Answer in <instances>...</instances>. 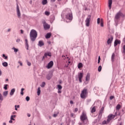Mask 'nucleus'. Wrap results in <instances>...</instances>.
I'll return each instance as SVG.
<instances>
[{"mask_svg": "<svg viewBox=\"0 0 125 125\" xmlns=\"http://www.w3.org/2000/svg\"><path fill=\"white\" fill-rule=\"evenodd\" d=\"M66 20V23H70L73 20V13L70 8H66L62 12Z\"/></svg>", "mask_w": 125, "mask_h": 125, "instance_id": "1", "label": "nucleus"}, {"mask_svg": "<svg viewBox=\"0 0 125 125\" xmlns=\"http://www.w3.org/2000/svg\"><path fill=\"white\" fill-rule=\"evenodd\" d=\"M38 37V33L34 29L31 30L30 33V39L32 42H35Z\"/></svg>", "mask_w": 125, "mask_h": 125, "instance_id": "2", "label": "nucleus"}, {"mask_svg": "<svg viewBox=\"0 0 125 125\" xmlns=\"http://www.w3.org/2000/svg\"><path fill=\"white\" fill-rule=\"evenodd\" d=\"M80 120L82 121V124L84 125H87L88 124V119L86 114L84 112H83L81 116H80Z\"/></svg>", "mask_w": 125, "mask_h": 125, "instance_id": "3", "label": "nucleus"}, {"mask_svg": "<svg viewBox=\"0 0 125 125\" xmlns=\"http://www.w3.org/2000/svg\"><path fill=\"white\" fill-rule=\"evenodd\" d=\"M115 118V115H113L112 114H110L107 116V120H104L103 122L102 125H108L110 122H111V120L112 119H114Z\"/></svg>", "mask_w": 125, "mask_h": 125, "instance_id": "4", "label": "nucleus"}, {"mask_svg": "<svg viewBox=\"0 0 125 125\" xmlns=\"http://www.w3.org/2000/svg\"><path fill=\"white\" fill-rule=\"evenodd\" d=\"M80 96L82 99H85L87 97V89H83L81 92Z\"/></svg>", "mask_w": 125, "mask_h": 125, "instance_id": "5", "label": "nucleus"}, {"mask_svg": "<svg viewBox=\"0 0 125 125\" xmlns=\"http://www.w3.org/2000/svg\"><path fill=\"white\" fill-rule=\"evenodd\" d=\"M124 17V14H122V12H121V11L118 12L117 14L116 15L115 17V22H118V20L120 19V17Z\"/></svg>", "mask_w": 125, "mask_h": 125, "instance_id": "6", "label": "nucleus"}, {"mask_svg": "<svg viewBox=\"0 0 125 125\" xmlns=\"http://www.w3.org/2000/svg\"><path fill=\"white\" fill-rule=\"evenodd\" d=\"M91 18V16L88 15L87 18L85 20V26L86 27H89V23H90V18Z\"/></svg>", "mask_w": 125, "mask_h": 125, "instance_id": "7", "label": "nucleus"}, {"mask_svg": "<svg viewBox=\"0 0 125 125\" xmlns=\"http://www.w3.org/2000/svg\"><path fill=\"white\" fill-rule=\"evenodd\" d=\"M42 24H43V28L44 29V30H48V29H49L50 28V25L48 24H47V23H46V22H45V21H42Z\"/></svg>", "mask_w": 125, "mask_h": 125, "instance_id": "8", "label": "nucleus"}, {"mask_svg": "<svg viewBox=\"0 0 125 125\" xmlns=\"http://www.w3.org/2000/svg\"><path fill=\"white\" fill-rule=\"evenodd\" d=\"M83 72H80L79 73H78V79H79V82L80 83H83Z\"/></svg>", "mask_w": 125, "mask_h": 125, "instance_id": "9", "label": "nucleus"}, {"mask_svg": "<svg viewBox=\"0 0 125 125\" xmlns=\"http://www.w3.org/2000/svg\"><path fill=\"white\" fill-rule=\"evenodd\" d=\"M17 14L18 18L21 17V13L20 12V9H19V6L18 4H17Z\"/></svg>", "mask_w": 125, "mask_h": 125, "instance_id": "10", "label": "nucleus"}, {"mask_svg": "<svg viewBox=\"0 0 125 125\" xmlns=\"http://www.w3.org/2000/svg\"><path fill=\"white\" fill-rule=\"evenodd\" d=\"M53 61H51L47 64V65L46 66L47 69H50V68H52L53 67Z\"/></svg>", "mask_w": 125, "mask_h": 125, "instance_id": "11", "label": "nucleus"}, {"mask_svg": "<svg viewBox=\"0 0 125 125\" xmlns=\"http://www.w3.org/2000/svg\"><path fill=\"white\" fill-rule=\"evenodd\" d=\"M113 39L114 38L113 37V36H110V38H108V39L107 40V44H111V43L113 42Z\"/></svg>", "mask_w": 125, "mask_h": 125, "instance_id": "12", "label": "nucleus"}, {"mask_svg": "<svg viewBox=\"0 0 125 125\" xmlns=\"http://www.w3.org/2000/svg\"><path fill=\"white\" fill-rule=\"evenodd\" d=\"M57 87L58 89V93H62V86L60 84H58L57 85Z\"/></svg>", "mask_w": 125, "mask_h": 125, "instance_id": "13", "label": "nucleus"}, {"mask_svg": "<svg viewBox=\"0 0 125 125\" xmlns=\"http://www.w3.org/2000/svg\"><path fill=\"white\" fill-rule=\"evenodd\" d=\"M90 80V73H87L85 77V81L86 82H89Z\"/></svg>", "mask_w": 125, "mask_h": 125, "instance_id": "14", "label": "nucleus"}, {"mask_svg": "<svg viewBox=\"0 0 125 125\" xmlns=\"http://www.w3.org/2000/svg\"><path fill=\"white\" fill-rule=\"evenodd\" d=\"M44 45V43L42 41H39L38 42V46L42 47V46H43Z\"/></svg>", "mask_w": 125, "mask_h": 125, "instance_id": "15", "label": "nucleus"}, {"mask_svg": "<svg viewBox=\"0 0 125 125\" xmlns=\"http://www.w3.org/2000/svg\"><path fill=\"white\" fill-rule=\"evenodd\" d=\"M118 44H121V41L116 39L114 42V46L116 47Z\"/></svg>", "mask_w": 125, "mask_h": 125, "instance_id": "16", "label": "nucleus"}, {"mask_svg": "<svg viewBox=\"0 0 125 125\" xmlns=\"http://www.w3.org/2000/svg\"><path fill=\"white\" fill-rule=\"evenodd\" d=\"M25 48H26L27 50H29V44L28 43V39H25Z\"/></svg>", "mask_w": 125, "mask_h": 125, "instance_id": "17", "label": "nucleus"}, {"mask_svg": "<svg viewBox=\"0 0 125 125\" xmlns=\"http://www.w3.org/2000/svg\"><path fill=\"white\" fill-rule=\"evenodd\" d=\"M112 3H113V0H108V7L109 9H111V8H112Z\"/></svg>", "mask_w": 125, "mask_h": 125, "instance_id": "18", "label": "nucleus"}, {"mask_svg": "<svg viewBox=\"0 0 125 125\" xmlns=\"http://www.w3.org/2000/svg\"><path fill=\"white\" fill-rule=\"evenodd\" d=\"M51 53L50 52H47L44 53V56L45 58L47 57V56H49V57H51Z\"/></svg>", "mask_w": 125, "mask_h": 125, "instance_id": "19", "label": "nucleus"}, {"mask_svg": "<svg viewBox=\"0 0 125 125\" xmlns=\"http://www.w3.org/2000/svg\"><path fill=\"white\" fill-rule=\"evenodd\" d=\"M14 92H15V88L12 89L10 92V95L11 96H12V95H13V94H14Z\"/></svg>", "mask_w": 125, "mask_h": 125, "instance_id": "20", "label": "nucleus"}, {"mask_svg": "<svg viewBox=\"0 0 125 125\" xmlns=\"http://www.w3.org/2000/svg\"><path fill=\"white\" fill-rule=\"evenodd\" d=\"M12 49L14 50L15 53H17V52L19 51V49H18V48H15V47H13Z\"/></svg>", "mask_w": 125, "mask_h": 125, "instance_id": "21", "label": "nucleus"}, {"mask_svg": "<svg viewBox=\"0 0 125 125\" xmlns=\"http://www.w3.org/2000/svg\"><path fill=\"white\" fill-rule=\"evenodd\" d=\"M41 95V87H39L37 89V95L39 96Z\"/></svg>", "mask_w": 125, "mask_h": 125, "instance_id": "22", "label": "nucleus"}, {"mask_svg": "<svg viewBox=\"0 0 125 125\" xmlns=\"http://www.w3.org/2000/svg\"><path fill=\"white\" fill-rule=\"evenodd\" d=\"M50 37H51V33H47V34L45 36L46 39H49Z\"/></svg>", "mask_w": 125, "mask_h": 125, "instance_id": "23", "label": "nucleus"}, {"mask_svg": "<svg viewBox=\"0 0 125 125\" xmlns=\"http://www.w3.org/2000/svg\"><path fill=\"white\" fill-rule=\"evenodd\" d=\"M14 118H16V115H12L10 117V120H12L13 121H15V119Z\"/></svg>", "mask_w": 125, "mask_h": 125, "instance_id": "24", "label": "nucleus"}, {"mask_svg": "<svg viewBox=\"0 0 125 125\" xmlns=\"http://www.w3.org/2000/svg\"><path fill=\"white\" fill-rule=\"evenodd\" d=\"M96 111V109L95 108V106H93L91 107V113H94Z\"/></svg>", "mask_w": 125, "mask_h": 125, "instance_id": "25", "label": "nucleus"}, {"mask_svg": "<svg viewBox=\"0 0 125 125\" xmlns=\"http://www.w3.org/2000/svg\"><path fill=\"white\" fill-rule=\"evenodd\" d=\"M2 66H3V67H7V66H8V63H7V62H4L2 63Z\"/></svg>", "mask_w": 125, "mask_h": 125, "instance_id": "26", "label": "nucleus"}, {"mask_svg": "<svg viewBox=\"0 0 125 125\" xmlns=\"http://www.w3.org/2000/svg\"><path fill=\"white\" fill-rule=\"evenodd\" d=\"M115 59V53H113L112 56H111V61L112 62H114Z\"/></svg>", "mask_w": 125, "mask_h": 125, "instance_id": "27", "label": "nucleus"}, {"mask_svg": "<svg viewBox=\"0 0 125 125\" xmlns=\"http://www.w3.org/2000/svg\"><path fill=\"white\" fill-rule=\"evenodd\" d=\"M46 79L47 80H50V79H51V74H48L47 76H46Z\"/></svg>", "mask_w": 125, "mask_h": 125, "instance_id": "28", "label": "nucleus"}, {"mask_svg": "<svg viewBox=\"0 0 125 125\" xmlns=\"http://www.w3.org/2000/svg\"><path fill=\"white\" fill-rule=\"evenodd\" d=\"M46 3H47V0H43L42 1V4H43V5H45Z\"/></svg>", "mask_w": 125, "mask_h": 125, "instance_id": "29", "label": "nucleus"}, {"mask_svg": "<svg viewBox=\"0 0 125 125\" xmlns=\"http://www.w3.org/2000/svg\"><path fill=\"white\" fill-rule=\"evenodd\" d=\"M78 69H81V68H82V67H83V63L82 62H80L78 64Z\"/></svg>", "mask_w": 125, "mask_h": 125, "instance_id": "30", "label": "nucleus"}, {"mask_svg": "<svg viewBox=\"0 0 125 125\" xmlns=\"http://www.w3.org/2000/svg\"><path fill=\"white\" fill-rule=\"evenodd\" d=\"M8 94V91H4L3 93V96H7Z\"/></svg>", "mask_w": 125, "mask_h": 125, "instance_id": "31", "label": "nucleus"}, {"mask_svg": "<svg viewBox=\"0 0 125 125\" xmlns=\"http://www.w3.org/2000/svg\"><path fill=\"white\" fill-rule=\"evenodd\" d=\"M25 90V89L24 88H22L21 89V95H24V92L23 91Z\"/></svg>", "mask_w": 125, "mask_h": 125, "instance_id": "32", "label": "nucleus"}, {"mask_svg": "<svg viewBox=\"0 0 125 125\" xmlns=\"http://www.w3.org/2000/svg\"><path fill=\"white\" fill-rule=\"evenodd\" d=\"M116 110H120V109H121V104H118L116 106Z\"/></svg>", "mask_w": 125, "mask_h": 125, "instance_id": "33", "label": "nucleus"}, {"mask_svg": "<svg viewBox=\"0 0 125 125\" xmlns=\"http://www.w3.org/2000/svg\"><path fill=\"white\" fill-rule=\"evenodd\" d=\"M103 111H104V107H102L100 111V115H101L103 113Z\"/></svg>", "mask_w": 125, "mask_h": 125, "instance_id": "34", "label": "nucleus"}, {"mask_svg": "<svg viewBox=\"0 0 125 125\" xmlns=\"http://www.w3.org/2000/svg\"><path fill=\"white\" fill-rule=\"evenodd\" d=\"M40 86L41 87H44V86H45V82H42Z\"/></svg>", "mask_w": 125, "mask_h": 125, "instance_id": "35", "label": "nucleus"}, {"mask_svg": "<svg viewBox=\"0 0 125 125\" xmlns=\"http://www.w3.org/2000/svg\"><path fill=\"white\" fill-rule=\"evenodd\" d=\"M101 70H102V66H101V65H100L98 67V72H101Z\"/></svg>", "mask_w": 125, "mask_h": 125, "instance_id": "36", "label": "nucleus"}, {"mask_svg": "<svg viewBox=\"0 0 125 125\" xmlns=\"http://www.w3.org/2000/svg\"><path fill=\"white\" fill-rule=\"evenodd\" d=\"M7 86H8V84H4V87H3L4 89L6 90L7 89Z\"/></svg>", "mask_w": 125, "mask_h": 125, "instance_id": "37", "label": "nucleus"}, {"mask_svg": "<svg viewBox=\"0 0 125 125\" xmlns=\"http://www.w3.org/2000/svg\"><path fill=\"white\" fill-rule=\"evenodd\" d=\"M2 57H3V58H4V59H5V60H6V59H7V58H8V57H7V56H5V54H3L2 55Z\"/></svg>", "mask_w": 125, "mask_h": 125, "instance_id": "38", "label": "nucleus"}, {"mask_svg": "<svg viewBox=\"0 0 125 125\" xmlns=\"http://www.w3.org/2000/svg\"><path fill=\"white\" fill-rule=\"evenodd\" d=\"M49 14H50V13H49V12H48V11L45 12V15H47V16H49Z\"/></svg>", "mask_w": 125, "mask_h": 125, "instance_id": "39", "label": "nucleus"}, {"mask_svg": "<svg viewBox=\"0 0 125 125\" xmlns=\"http://www.w3.org/2000/svg\"><path fill=\"white\" fill-rule=\"evenodd\" d=\"M0 100H1V101H2V100H3V97H2V95H1V94L0 93Z\"/></svg>", "mask_w": 125, "mask_h": 125, "instance_id": "40", "label": "nucleus"}, {"mask_svg": "<svg viewBox=\"0 0 125 125\" xmlns=\"http://www.w3.org/2000/svg\"><path fill=\"white\" fill-rule=\"evenodd\" d=\"M25 100H26V101H30V97L29 96H27L25 98Z\"/></svg>", "mask_w": 125, "mask_h": 125, "instance_id": "41", "label": "nucleus"}, {"mask_svg": "<svg viewBox=\"0 0 125 125\" xmlns=\"http://www.w3.org/2000/svg\"><path fill=\"white\" fill-rule=\"evenodd\" d=\"M58 115V113H54L53 115V117H54V118H56L57 117Z\"/></svg>", "mask_w": 125, "mask_h": 125, "instance_id": "42", "label": "nucleus"}, {"mask_svg": "<svg viewBox=\"0 0 125 125\" xmlns=\"http://www.w3.org/2000/svg\"><path fill=\"white\" fill-rule=\"evenodd\" d=\"M123 53H124L125 55V45H123Z\"/></svg>", "mask_w": 125, "mask_h": 125, "instance_id": "43", "label": "nucleus"}, {"mask_svg": "<svg viewBox=\"0 0 125 125\" xmlns=\"http://www.w3.org/2000/svg\"><path fill=\"white\" fill-rule=\"evenodd\" d=\"M97 24H100V18H98L97 19Z\"/></svg>", "mask_w": 125, "mask_h": 125, "instance_id": "44", "label": "nucleus"}, {"mask_svg": "<svg viewBox=\"0 0 125 125\" xmlns=\"http://www.w3.org/2000/svg\"><path fill=\"white\" fill-rule=\"evenodd\" d=\"M10 32H11V28H9L7 30V33H10Z\"/></svg>", "mask_w": 125, "mask_h": 125, "instance_id": "45", "label": "nucleus"}, {"mask_svg": "<svg viewBox=\"0 0 125 125\" xmlns=\"http://www.w3.org/2000/svg\"><path fill=\"white\" fill-rule=\"evenodd\" d=\"M27 64L28 66H31V65H32L31 62H28V61L27 62Z\"/></svg>", "mask_w": 125, "mask_h": 125, "instance_id": "46", "label": "nucleus"}, {"mask_svg": "<svg viewBox=\"0 0 125 125\" xmlns=\"http://www.w3.org/2000/svg\"><path fill=\"white\" fill-rule=\"evenodd\" d=\"M18 63H19V64H20V65L21 66H23V63H22V62H21L19 61V62H18Z\"/></svg>", "mask_w": 125, "mask_h": 125, "instance_id": "47", "label": "nucleus"}, {"mask_svg": "<svg viewBox=\"0 0 125 125\" xmlns=\"http://www.w3.org/2000/svg\"><path fill=\"white\" fill-rule=\"evenodd\" d=\"M16 42H20V39H17Z\"/></svg>", "mask_w": 125, "mask_h": 125, "instance_id": "48", "label": "nucleus"}, {"mask_svg": "<svg viewBox=\"0 0 125 125\" xmlns=\"http://www.w3.org/2000/svg\"><path fill=\"white\" fill-rule=\"evenodd\" d=\"M114 99V96H111L110 97V100H112V99Z\"/></svg>", "mask_w": 125, "mask_h": 125, "instance_id": "49", "label": "nucleus"}, {"mask_svg": "<svg viewBox=\"0 0 125 125\" xmlns=\"http://www.w3.org/2000/svg\"><path fill=\"white\" fill-rule=\"evenodd\" d=\"M101 27H104V25L103 24V22H101Z\"/></svg>", "mask_w": 125, "mask_h": 125, "instance_id": "50", "label": "nucleus"}, {"mask_svg": "<svg viewBox=\"0 0 125 125\" xmlns=\"http://www.w3.org/2000/svg\"><path fill=\"white\" fill-rule=\"evenodd\" d=\"M13 121V120L11 119V120H10V121H9V123L10 124H12V123H13V121Z\"/></svg>", "mask_w": 125, "mask_h": 125, "instance_id": "51", "label": "nucleus"}, {"mask_svg": "<svg viewBox=\"0 0 125 125\" xmlns=\"http://www.w3.org/2000/svg\"><path fill=\"white\" fill-rule=\"evenodd\" d=\"M70 104H74V102H73V101H70Z\"/></svg>", "mask_w": 125, "mask_h": 125, "instance_id": "52", "label": "nucleus"}, {"mask_svg": "<svg viewBox=\"0 0 125 125\" xmlns=\"http://www.w3.org/2000/svg\"><path fill=\"white\" fill-rule=\"evenodd\" d=\"M47 43H48V44H51V42H50V41H48V42H47Z\"/></svg>", "mask_w": 125, "mask_h": 125, "instance_id": "53", "label": "nucleus"}, {"mask_svg": "<svg viewBox=\"0 0 125 125\" xmlns=\"http://www.w3.org/2000/svg\"><path fill=\"white\" fill-rule=\"evenodd\" d=\"M69 66V64H65V67H66V68H68V66Z\"/></svg>", "mask_w": 125, "mask_h": 125, "instance_id": "54", "label": "nucleus"}, {"mask_svg": "<svg viewBox=\"0 0 125 125\" xmlns=\"http://www.w3.org/2000/svg\"><path fill=\"white\" fill-rule=\"evenodd\" d=\"M101 60V58H100V56H99V57H98V61H100Z\"/></svg>", "mask_w": 125, "mask_h": 125, "instance_id": "55", "label": "nucleus"}, {"mask_svg": "<svg viewBox=\"0 0 125 125\" xmlns=\"http://www.w3.org/2000/svg\"><path fill=\"white\" fill-rule=\"evenodd\" d=\"M78 110H79V109H78L77 108H76L75 109V112H78Z\"/></svg>", "mask_w": 125, "mask_h": 125, "instance_id": "56", "label": "nucleus"}, {"mask_svg": "<svg viewBox=\"0 0 125 125\" xmlns=\"http://www.w3.org/2000/svg\"><path fill=\"white\" fill-rule=\"evenodd\" d=\"M24 31H23V30H21V34H23Z\"/></svg>", "mask_w": 125, "mask_h": 125, "instance_id": "57", "label": "nucleus"}, {"mask_svg": "<svg viewBox=\"0 0 125 125\" xmlns=\"http://www.w3.org/2000/svg\"><path fill=\"white\" fill-rule=\"evenodd\" d=\"M15 110H16V111H17L18 109L17 107H16V105H15Z\"/></svg>", "mask_w": 125, "mask_h": 125, "instance_id": "58", "label": "nucleus"}, {"mask_svg": "<svg viewBox=\"0 0 125 125\" xmlns=\"http://www.w3.org/2000/svg\"><path fill=\"white\" fill-rule=\"evenodd\" d=\"M27 116H28V117H31V114H29V113H28V114H27Z\"/></svg>", "mask_w": 125, "mask_h": 125, "instance_id": "59", "label": "nucleus"}, {"mask_svg": "<svg viewBox=\"0 0 125 125\" xmlns=\"http://www.w3.org/2000/svg\"><path fill=\"white\" fill-rule=\"evenodd\" d=\"M16 107L17 108H20V105H16Z\"/></svg>", "mask_w": 125, "mask_h": 125, "instance_id": "60", "label": "nucleus"}, {"mask_svg": "<svg viewBox=\"0 0 125 125\" xmlns=\"http://www.w3.org/2000/svg\"><path fill=\"white\" fill-rule=\"evenodd\" d=\"M12 114L13 115H14V114H16V111H14V112H12Z\"/></svg>", "mask_w": 125, "mask_h": 125, "instance_id": "61", "label": "nucleus"}, {"mask_svg": "<svg viewBox=\"0 0 125 125\" xmlns=\"http://www.w3.org/2000/svg\"><path fill=\"white\" fill-rule=\"evenodd\" d=\"M45 58V56L44 55V56L42 57V60H43Z\"/></svg>", "mask_w": 125, "mask_h": 125, "instance_id": "62", "label": "nucleus"}, {"mask_svg": "<svg viewBox=\"0 0 125 125\" xmlns=\"http://www.w3.org/2000/svg\"><path fill=\"white\" fill-rule=\"evenodd\" d=\"M51 2H54V1H55L56 0H50Z\"/></svg>", "mask_w": 125, "mask_h": 125, "instance_id": "63", "label": "nucleus"}, {"mask_svg": "<svg viewBox=\"0 0 125 125\" xmlns=\"http://www.w3.org/2000/svg\"><path fill=\"white\" fill-rule=\"evenodd\" d=\"M3 125H6V123H3Z\"/></svg>", "mask_w": 125, "mask_h": 125, "instance_id": "64", "label": "nucleus"}]
</instances>
